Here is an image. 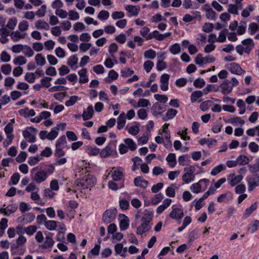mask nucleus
Listing matches in <instances>:
<instances>
[{
  "label": "nucleus",
  "instance_id": "obj_1",
  "mask_svg": "<svg viewBox=\"0 0 259 259\" xmlns=\"http://www.w3.org/2000/svg\"><path fill=\"white\" fill-rule=\"evenodd\" d=\"M117 140H111L109 144L100 152V154L101 157L107 158L110 156L113 157H117L118 153L116 151Z\"/></svg>",
  "mask_w": 259,
  "mask_h": 259
},
{
  "label": "nucleus",
  "instance_id": "obj_2",
  "mask_svg": "<svg viewBox=\"0 0 259 259\" xmlns=\"http://www.w3.org/2000/svg\"><path fill=\"white\" fill-rule=\"evenodd\" d=\"M117 212V210L114 207L106 210L102 215V221L106 224L111 223L115 220Z\"/></svg>",
  "mask_w": 259,
  "mask_h": 259
},
{
  "label": "nucleus",
  "instance_id": "obj_3",
  "mask_svg": "<svg viewBox=\"0 0 259 259\" xmlns=\"http://www.w3.org/2000/svg\"><path fill=\"white\" fill-rule=\"evenodd\" d=\"M96 183V178L93 175H88L85 180L77 184L78 187L80 189H88L93 187Z\"/></svg>",
  "mask_w": 259,
  "mask_h": 259
},
{
  "label": "nucleus",
  "instance_id": "obj_4",
  "mask_svg": "<svg viewBox=\"0 0 259 259\" xmlns=\"http://www.w3.org/2000/svg\"><path fill=\"white\" fill-rule=\"evenodd\" d=\"M37 130L33 127H27L23 131V137L29 143H34L36 141L35 134Z\"/></svg>",
  "mask_w": 259,
  "mask_h": 259
},
{
  "label": "nucleus",
  "instance_id": "obj_5",
  "mask_svg": "<svg viewBox=\"0 0 259 259\" xmlns=\"http://www.w3.org/2000/svg\"><path fill=\"white\" fill-rule=\"evenodd\" d=\"M175 206V205L172 206V210L169 213V217L175 220H181L184 215L183 210Z\"/></svg>",
  "mask_w": 259,
  "mask_h": 259
},
{
  "label": "nucleus",
  "instance_id": "obj_6",
  "mask_svg": "<svg viewBox=\"0 0 259 259\" xmlns=\"http://www.w3.org/2000/svg\"><path fill=\"white\" fill-rule=\"evenodd\" d=\"M119 228L121 231L126 230L129 226V219L127 216L124 214L120 213L119 214Z\"/></svg>",
  "mask_w": 259,
  "mask_h": 259
},
{
  "label": "nucleus",
  "instance_id": "obj_7",
  "mask_svg": "<svg viewBox=\"0 0 259 259\" xmlns=\"http://www.w3.org/2000/svg\"><path fill=\"white\" fill-rule=\"evenodd\" d=\"M39 167L40 169L44 170L45 172H46L47 176L52 174L55 170V167L53 164L49 165L47 163H44L40 164L39 166H37L36 167L33 168L32 171L38 168Z\"/></svg>",
  "mask_w": 259,
  "mask_h": 259
},
{
  "label": "nucleus",
  "instance_id": "obj_8",
  "mask_svg": "<svg viewBox=\"0 0 259 259\" xmlns=\"http://www.w3.org/2000/svg\"><path fill=\"white\" fill-rule=\"evenodd\" d=\"M170 78V75L168 74H163L160 79V89L163 91H166L168 89V81Z\"/></svg>",
  "mask_w": 259,
  "mask_h": 259
},
{
  "label": "nucleus",
  "instance_id": "obj_9",
  "mask_svg": "<svg viewBox=\"0 0 259 259\" xmlns=\"http://www.w3.org/2000/svg\"><path fill=\"white\" fill-rule=\"evenodd\" d=\"M152 224L151 223L142 222V223L137 228V234L142 235L146 232L151 230Z\"/></svg>",
  "mask_w": 259,
  "mask_h": 259
},
{
  "label": "nucleus",
  "instance_id": "obj_10",
  "mask_svg": "<svg viewBox=\"0 0 259 259\" xmlns=\"http://www.w3.org/2000/svg\"><path fill=\"white\" fill-rule=\"evenodd\" d=\"M35 219V215L33 213H27L19 217L17 219L18 223H30Z\"/></svg>",
  "mask_w": 259,
  "mask_h": 259
},
{
  "label": "nucleus",
  "instance_id": "obj_11",
  "mask_svg": "<svg viewBox=\"0 0 259 259\" xmlns=\"http://www.w3.org/2000/svg\"><path fill=\"white\" fill-rule=\"evenodd\" d=\"M204 182L207 184L209 182V180L206 179H201L198 182L193 184L190 187V190L194 193H198L201 192V183Z\"/></svg>",
  "mask_w": 259,
  "mask_h": 259
},
{
  "label": "nucleus",
  "instance_id": "obj_12",
  "mask_svg": "<svg viewBox=\"0 0 259 259\" xmlns=\"http://www.w3.org/2000/svg\"><path fill=\"white\" fill-rule=\"evenodd\" d=\"M134 183L136 187L145 189L147 187L149 182L148 181L144 180L142 176H139L134 179Z\"/></svg>",
  "mask_w": 259,
  "mask_h": 259
},
{
  "label": "nucleus",
  "instance_id": "obj_13",
  "mask_svg": "<svg viewBox=\"0 0 259 259\" xmlns=\"http://www.w3.org/2000/svg\"><path fill=\"white\" fill-rule=\"evenodd\" d=\"M242 44L245 46L244 52L249 54L254 46L253 40L250 38H246L242 41Z\"/></svg>",
  "mask_w": 259,
  "mask_h": 259
},
{
  "label": "nucleus",
  "instance_id": "obj_14",
  "mask_svg": "<svg viewBox=\"0 0 259 259\" xmlns=\"http://www.w3.org/2000/svg\"><path fill=\"white\" fill-rule=\"evenodd\" d=\"M230 71L234 74L241 75L242 73L245 72L240 66L236 63H232L230 64Z\"/></svg>",
  "mask_w": 259,
  "mask_h": 259
},
{
  "label": "nucleus",
  "instance_id": "obj_15",
  "mask_svg": "<svg viewBox=\"0 0 259 259\" xmlns=\"http://www.w3.org/2000/svg\"><path fill=\"white\" fill-rule=\"evenodd\" d=\"M26 238L23 235H20L16 240V242L11 245V251H13L17 249L20 246L24 244L26 242Z\"/></svg>",
  "mask_w": 259,
  "mask_h": 259
},
{
  "label": "nucleus",
  "instance_id": "obj_16",
  "mask_svg": "<svg viewBox=\"0 0 259 259\" xmlns=\"http://www.w3.org/2000/svg\"><path fill=\"white\" fill-rule=\"evenodd\" d=\"M230 82L228 79H225L222 83L220 85L222 88L221 92L223 95L230 93L232 91V87L229 85Z\"/></svg>",
  "mask_w": 259,
  "mask_h": 259
},
{
  "label": "nucleus",
  "instance_id": "obj_17",
  "mask_svg": "<svg viewBox=\"0 0 259 259\" xmlns=\"http://www.w3.org/2000/svg\"><path fill=\"white\" fill-rule=\"evenodd\" d=\"M248 184V190L249 192L253 191L256 186H258L257 180L251 177L247 176L246 178Z\"/></svg>",
  "mask_w": 259,
  "mask_h": 259
},
{
  "label": "nucleus",
  "instance_id": "obj_18",
  "mask_svg": "<svg viewBox=\"0 0 259 259\" xmlns=\"http://www.w3.org/2000/svg\"><path fill=\"white\" fill-rule=\"evenodd\" d=\"M47 176L44 170L40 169L34 175L33 180L37 183H40L45 181L47 179Z\"/></svg>",
  "mask_w": 259,
  "mask_h": 259
},
{
  "label": "nucleus",
  "instance_id": "obj_19",
  "mask_svg": "<svg viewBox=\"0 0 259 259\" xmlns=\"http://www.w3.org/2000/svg\"><path fill=\"white\" fill-rule=\"evenodd\" d=\"M233 199V194L228 191L226 193L220 195L217 198L218 202L221 203L223 202H228Z\"/></svg>",
  "mask_w": 259,
  "mask_h": 259
},
{
  "label": "nucleus",
  "instance_id": "obj_20",
  "mask_svg": "<svg viewBox=\"0 0 259 259\" xmlns=\"http://www.w3.org/2000/svg\"><path fill=\"white\" fill-rule=\"evenodd\" d=\"M125 10L128 11L131 15L130 17L137 16L138 15L140 8L138 6L127 5L125 7Z\"/></svg>",
  "mask_w": 259,
  "mask_h": 259
},
{
  "label": "nucleus",
  "instance_id": "obj_21",
  "mask_svg": "<svg viewBox=\"0 0 259 259\" xmlns=\"http://www.w3.org/2000/svg\"><path fill=\"white\" fill-rule=\"evenodd\" d=\"M151 110L153 111L152 114L155 116L161 115L162 112H164L165 111L163 108L158 102H156L153 105Z\"/></svg>",
  "mask_w": 259,
  "mask_h": 259
},
{
  "label": "nucleus",
  "instance_id": "obj_22",
  "mask_svg": "<svg viewBox=\"0 0 259 259\" xmlns=\"http://www.w3.org/2000/svg\"><path fill=\"white\" fill-rule=\"evenodd\" d=\"M93 107L92 105H90L87 108V111H83L82 117L83 120L85 121L91 119L93 117L94 114Z\"/></svg>",
  "mask_w": 259,
  "mask_h": 259
},
{
  "label": "nucleus",
  "instance_id": "obj_23",
  "mask_svg": "<svg viewBox=\"0 0 259 259\" xmlns=\"http://www.w3.org/2000/svg\"><path fill=\"white\" fill-rule=\"evenodd\" d=\"M178 111L173 108L169 109L166 112L165 116L162 117L164 121H167L169 119H171L177 115Z\"/></svg>",
  "mask_w": 259,
  "mask_h": 259
},
{
  "label": "nucleus",
  "instance_id": "obj_24",
  "mask_svg": "<svg viewBox=\"0 0 259 259\" xmlns=\"http://www.w3.org/2000/svg\"><path fill=\"white\" fill-rule=\"evenodd\" d=\"M87 73V69L86 68H83L78 72V74L79 75V81L80 83H85L89 81Z\"/></svg>",
  "mask_w": 259,
  "mask_h": 259
},
{
  "label": "nucleus",
  "instance_id": "obj_25",
  "mask_svg": "<svg viewBox=\"0 0 259 259\" xmlns=\"http://www.w3.org/2000/svg\"><path fill=\"white\" fill-rule=\"evenodd\" d=\"M168 164L171 167H174L177 164L176 156L175 154L170 153L166 158Z\"/></svg>",
  "mask_w": 259,
  "mask_h": 259
},
{
  "label": "nucleus",
  "instance_id": "obj_26",
  "mask_svg": "<svg viewBox=\"0 0 259 259\" xmlns=\"http://www.w3.org/2000/svg\"><path fill=\"white\" fill-rule=\"evenodd\" d=\"M155 38L157 40L162 41V34L160 33L157 30H154L151 33H150L146 38V40H149L152 38Z\"/></svg>",
  "mask_w": 259,
  "mask_h": 259
},
{
  "label": "nucleus",
  "instance_id": "obj_27",
  "mask_svg": "<svg viewBox=\"0 0 259 259\" xmlns=\"http://www.w3.org/2000/svg\"><path fill=\"white\" fill-rule=\"evenodd\" d=\"M125 145L131 151H134L136 150L137 146L136 143L131 138H126L124 140Z\"/></svg>",
  "mask_w": 259,
  "mask_h": 259
},
{
  "label": "nucleus",
  "instance_id": "obj_28",
  "mask_svg": "<svg viewBox=\"0 0 259 259\" xmlns=\"http://www.w3.org/2000/svg\"><path fill=\"white\" fill-rule=\"evenodd\" d=\"M125 115L123 112L121 113L117 118V128L119 130H121L125 125Z\"/></svg>",
  "mask_w": 259,
  "mask_h": 259
},
{
  "label": "nucleus",
  "instance_id": "obj_29",
  "mask_svg": "<svg viewBox=\"0 0 259 259\" xmlns=\"http://www.w3.org/2000/svg\"><path fill=\"white\" fill-rule=\"evenodd\" d=\"M85 151L91 156H95L100 153V149L97 147H92L91 146H85Z\"/></svg>",
  "mask_w": 259,
  "mask_h": 259
},
{
  "label": "nucleus",
  "instance_id": "obj_30",
  "mask_svg": "<svg viewBox=\"0 0 259 259\" xmlns=\"http://www.w3.org/2000/svg\"><path fill=\"white\" fill-rule=\"evenodd\" d=\"M145 211V213L143 216L141 221L151 223V222L153 218V212L152 211H150L147 209H146Z\"/></svg>",
  "mask_w": 259,
  "mask_h": 259
},
{
  "label": "nucleus",
  "instance_id": "obj_31",
  "mask_svg": "<svg viewBox=\"0 0 259 259\" xmlns=\"http://www.w3.org/2000/svg\"><path fill=\"white\" fill-rule=\"evenodd\" d=\"M257 208V202H255L251 205L249 207L247 208L244 213L243 217L244 219L247 218L252 212H253Z\"/></svg>",
  "mask_w": 259,
  "mask_h": 259
},
{
  "label": "nucleus",
  "instance_id": "obj_32",
  "mask_svg": "<svg viewBox=\"0 0 259 259\" xmlns=\"http://www.w3.org/2000/svg\"><path fill=\"white\" fill-rule=\"evenodd\" d=\"M36 28L38 29H42L45 30H49L50 26L46 22L39 20L37 21L35 23Z\"/></svg>",
  "mask_w": 259,
  "mask_h": 259
},
{
  "label": "nucleus",
  "instance_id": "obj_33",
  "mask_svg": "<svg viewBox=\"0 0 259 259\" xmlns=\"http://www.w3.org/2000/svg\"><path fill=\"white\" fill-rule=\"evenodd\" d=\"M25 33L21 34L20 32L17 30L16 31L12 32L10 36H11L12 39L15 41H18L20 39L23 38L25 37Z\"/></svg>",
  "mask_w": 259,
  "mask_h": 259
},
{
  "label": "nucleus",
  "instance_id": "obj_34",
  "mask_svg": "<svg viewBox=\"0 0 259 259\" xmlns=\"http://www.w3.org/2000/svg\"><path fill=\"white\" fill-rule=\"evenodd\" d=\"M206 11V17L208 19L215 20L217 19V13L212 8L204 9Z\"/></svg>",
  "mask_w": 259,
  "mask_h": 259
},
{
  "label": "nucleus",
  "instance_id": "obj_35",
  "mask_svg": "<svg viewBox=\"0 0 259 259\" xmlns=\"http://www.w3.org/2000/svg\"><path fill=\"white\" fill-rule=\"evenodd\" d=\"M248 32L250 35H253L257 31H259V25L256 23L251 22L249 24L248 28Z\"/></svg>",
  "mask_w": 259,
  "mask_h": 259
},
{
  "label": "nucleus",
  "instance_id": "obj_36",
  "mask_svg": "<svg viewBox=\"0 0 259 259\" xmlns=\"http://www.w3.org/2000/svg\"><path fill=\"white\" fill-rule=\"evenodd\" d=\"M195 176L194 174H191L188 171L185 173L182 176L183 181L186 183L188 184L194 180Z\"/></svg>",
  "mask_w": 259,
  "mask_h": 259
},
{
  "label": "nucleus",
  "instance_id": "obj_37",
  "mask_svg": "<svg viewBox=\"0 0 259 259\" xmlns=\"http://www.w3.org/2000/svg\"><path fill=\"white\" fill-rule=\"evenodd\" d=\"M66 144V139L65 135L61 136L56 141V148H64Z\"/></svg>",
  "mask_w": 259,
  "mask_h": 259
},
{
  "label": "nucleus",
  "instance_id": "obj_38",
  "mask_svg": "<svg viewBox=\"0 0 259 259\" xmlns=\"http://www.w3.org/2000/svg\"><path fill=\"white\" fill-rule=\"evenodd\" d=\"M204 94L203 91H196L193 92L191 95V101L194 103L197 101L198 98L201 97Z\"/></svg>",
  "mask_w": 259,
  "mask_h": 259
},
{
  "label": "nucleus",
  "instance_id": "obj_39",
  "mask_svg": "<svg viewBox=\"0 0 259 259\" xmlns=\"http://www.w3.org/2000/svg\"><path fill=\"white\" fill-rule=\"evenodd\" d=\"M259 226V221L255 220L253 223H250L248 226V232L253 233L255 232Z\"/></svg>",
  "mask_w": 259,
  "mask_h": 259
},
{
  "label": "nucleus",
  "instance_id": "obj_40",
  "mask_svg": "<svg viewBox=\"0 0 259 259\" xmlns=\"http://www.w3.org/2000/svg\"><path fill=\"white\" fill-rule=\"evenodd\" d=\"M54 243L55 242L52 238L46 237L45 242L41 245V247L44 249L51 248L53 246Z\"/></svg>",
  "mask_w": 259,
  "mask_h": 259
},
{
  "label": "nucleus",
  "instance_id": "obj_41",
  "mask_svg": "<svg viewBox=\"0 0 259 259\" xmlns=\"http://www.w3.org/2000/svg\"><path fill=\"white\" fill-rule=\"evenodd\" d=\"M78 58L76 55H74L68 58L67 64L72 68L77 64Z\"/></svg>",
  "mask_w": 259,
  "mask_h": 259
},
{
  "label": "nucleus",
  "instance_id": "obj_42",
  "mask_svg": "<svg viewBox=\"0 0 259 259\" xmlns=\"http://www.w3.org/2000/svg\"><path fill=\"white\" fill-rule=\"evenodd\" d=\"M45 227L47 229L52 231L56 229L57 227V222L55 221H47L45 223Z\"/></svg>",
  "mask_w": 259,
  "mask_h": 259
},
{
  "label": "nucleus",
  "instance_id": "obj_43",
  "mask_svg": "<svg viewBox=\"0 0 259 259\" xmlns=\"http://www.w3.org/2000/svg\"><path fill=\"white\" fill-rule=\"evenodd\" d=\"M226 169V166L223 164H219V165L214 167L211 171L210 174L212 176H216L222 170Z\"/></svg>",
  "mask_w": 259,
  "mask_h": 259
},
{
  "label": "nucleus",
  "instance_id": "obj_44",
  "mask_svg": "<svg viewBox=\"0 0 259 259\" xmlns=\"http://www.w3.org/2000/svg\"><path fill=\"white\" fill-rule=\"evenodd\" d=\"M236 160L238 164L241 165L247 164L249 162V158L245 155H240L237 158Z\"/></svg>",
  "mask_w": 259,
  "mask_h": 259
},
{
  "label": "nucleus",
  "instance_id": "obj_45",
  "mask_svg": "<svg viewBox=\"0 0 259 259\" xmlns=\"http://www.w3.org/2000/svg\"><path fill=\"white\" fill-rule=\"evenodd\" d=\"M217 92L219 91V87L214 84H207V86L203 89L202 91L204 94H207L210 91Z\"/></svg>",
  "mask_w": 259,
  "mask_h": 259
},
{
  "label": "nucleus",
  "instance_id": "obj_46",
  "mask_svg": "<svg viewBox=\"0 0 259 259\" xmlns=\"http://www.w3.org/2000/svg\"><path fill=\"white\" fill-rule=\"evenodd\" d=\"M169 51L173 55H177L180 53L181 47L179 44L176 43L171 45L169 48Z\"/></svg>",
  "mask_w": 259,
  "mask_h": 259
},
{
  "label": "nucleus",
  "instance_id": "obj_47",
  "mask_svg": "<svg viewBox=\"0 0 259 259\" xmlns=\"http://www.w3.org/2000/svg\"><path fill=\"white\" fill-rule=\"evenodd\" d=\"M123 176L122 171L120 170H114L112 174V178L113 181H118L122 179Z\"/></svg>",
  "mask_w": 259,
  "mask_h": 259
},
{
  "label": "nucleus",
  "instance_id": "obj_48",
  "mask_svg": "<svg viewBox=\"0 0 259 259\" xmlns=\"http://www.w3.org/2000/svg\"><path fill=\"white\" fill-rule=\"evenodd\" d=\"M190 161V157L188 154L180 156L178 158L179 164L183 166L186 165V162H189Z\"/></svg>",
  "mask_w": 259,
  "mask_h": 259
},
{
  "label": "nucleus",
  "instance_id": "obj_49",
  "mask_svg": "<svg viewBox=\"0 0 259 259\" xmlns=\"http://www.w3.org/2000/svg\"><path fill=\"white\" fill-rule=\"evenodd\" d=\"M52 80V78L51 77L44 76L40 80V83L42 87L48 88L51 85L50 81Z\"/></svg>",
  "mask_w": 259,
  "mask_h": 259
},
{
  "label": "nucleus",
  "instance_id": "obj_50",
  "mask_svg": "<svg viewBox=\"0 0 259 259\" xmlns=\"http://www.w3.org/2000/svg\"><path fill=\"white\" fill-rule=\"evenodd\" d=\"M23 47V53L28 57H32L34 54V52L31 47L28 45H24Z\"/></svg>",
  "mask_w": 259,
  "mask_h": 259
},
{
  "label": "nucleus",
  "instance_id": "obj_51",
  "mask_svg": "<svg viewBox=\"0 0 259 259\" xmlns=\"http://www.w3.org/2000/svg\"><path fill=\"white\" fill-rule=\"evenodd\" d=\"M17 21L16 17L10 18L7 24V27L12 30L14 29L17 24Z\"/></svg>",
  "mask_w": 259,
  "mask_h": 259
},
{
  "label": "nucleus",
  "instance_id": "obj_52",
  "mask_svg": "<svg viewBox=\"0 0 259 259\" xmlns=\"http://www.w3.org/2000/svg\"><path fill=\"white\" fill-rule=\"evenodd\" d=\"M35 60L37 65L44 66L46 63L45 58L41 54H37L35 57Z\"/></svg>",
  "mask_w": 259,
  "mask_h": 259
},
{
  "label": "nucleus",
  "instance_id": "obj_53",
  "mask_svg": "<svg viewBox=\"0 0 259 259\" xmlns=\"http://www.w3.org/2000/svg\"><path fill=\"white\" fill-rule=\"evenodd\" d=\"M144 55L145 58L153 59L155 58L156 53L154 50L149 49L144 52Z\"/></svg>",
  "mask_w": 259,
  "mask_h": 259
},
{
  "label": "nucleus",
  "instance_id": "obj_54",
  "mask_svg": "<svg viewBox=\"0 0 259 259\" xmlns=\"http://www.w3.org/2000/svg\"><path fill=\"white\" fill-rule=\"evenodd\" d=\"M150 105V103L149 101L147 99H140L138 101V105L137 106H134L135 108L138 107H146Z\"/></svg>",
  "mask_w": 259,
  "mask_h": 259
},
{
  "label": "nucleus",
  "instance_id": "obj_55",
  "mask_svg": "<svg viewBox=\"0 0 259 259\" xmlns=\"http://www.w3.org/2000/svg\"><path fill=\"white\" fill-rule=\"evenodd\" d=\"M27 62V60L26 58L23 56H19L16 58L14 61L13 63L15 65H22L25 64Z\"/></svg>",
  "mask_w": 259,
  "mask_h": 259
},
{
  "label": "nucleus",
  "instance_id": "obj_56",
  "mask_svg": "<svg viewBox=\"0 0 259 259\" xmlns=\"http://www.w3.org/2000/svg\"><path fill=\"white\" fill-rule=\"evenodd\" d=\"M27 154L25 151H21L16 158V160L18 163L24 162L27 157Z\"/></svg>",
  "mask_w": 259,
  "mask_h": 259
},
{
  "label": "nucleus",
  "instance_id": "obj_57",
  "mask_svg": "<svg viewBox=\"0 0 259 259\" xmlns=\"http://www.w3.org/2000/svg\"><path fill=\"white\" fill-rule=\"evenodd\" d=\"M243 176L241 175H239L236 176H235L232 180L230 181V185L233 187L236 185L237 184L240 183L243 179Z\"/></svg>",
  "mask_w": 259,
  "mask_h": 259
},
{
  "label": "nucleus",
  "instance_id": "obj_58",
  "mask_svg": "<svg viewBox=\"0 0 259 259\" xmlns=\"http://www.w3.org/2000/svg\"><path fill=\"white\" fill-rule=\"evenodd\" d=\"M229 122L232 124L237 125L238 122L241 125H243L244 124V121L241 119L240 117H235L234 118H230Z\"/></svg>",
  "mask_w": 259,
  "mask_h": 259
},
{
  "label": "nucleus",
  "instance_id": "obj_59",
  "mask_svg": "<svg viewBox=\"0 0 259 259\" xmlns=\"http://www.w3.org/2000/svg\"><path fill=\"white\" fill-rule=\"evenodd\" d=\"M58 135V132L57 130L53 127L52 128L50 132L48 133L47 139L50 140H54Z\"/></svg>",
  "mask_w": 259,
  "mask_h": 259
},
{
  "label": "nucleus",
  "instance_id": "obj_60",
  "mask_svg": "<svg viewBox=\"0 0 259 259\" xmlns=\"http://www.w3.org/2000/svg\"><path fill=\"white\" fill-rule=\"evenodd\" d=\"M109 17V13L106 10H102L98 15V18L101 20H107Z\"/></svg>",
  "mask_w": 259,
  "mask_h": 259
},
{
  "label": "nucleus",
  "instance_id": "obj_61",
  "mask_svg": "<svg viewBox=\"0 0 259 259\" xmlns=\"http://www.w3.org/2000/svg\"><path fill=\"white\" fill-rule=\"evenodd\" d=\"M163 198V195L161 193L156 194L151 200V204L156 205L160 202Z\"/></svg>",
  "mask_w": 259,
  "mask_h": 259
},
{
  "label": "nucleus",
  "instance_id": "obj_62",
  "mask_svg": "<svg viewBox=\"0 0 259 259\" xmlns=\"http://www.w3.org/2000/svg\"><path fill=\"white\" fill-rule=\"evenodd\" d=\"M154 98L162 103H165L168 100V97L165 95L155 94Z\"/></svg>",
  "mask_w": 259,
  "mask_h": 259
},
{
  "label": "nucleus",
  "instance_id": "obj_63",
  "mask_svg": "<svg viewBox=\"0 0 259 259\" xmlns=\"http://www.w3.org/2000/svg\"><path fill=\"white\" fill-rule=\"evenodd\" d=\"M222 124L221 123V122L219 121H217L214 123V124L213 125L212 127V131L214 133H219V132H221V128L222 127Z\"/></svg>",
  "mask_w": 259,
  "mask_h": 259
},
{
  "label": "nucleus",
  "instance_id": "obj_64",
  "mask_svg": "<svg viewBox=\"0 0 259 259\" xmlns=\"http://www.w3.org/2000/svg\"><path fill=\"white\" fill-rule=\"evenodd\" d=\"M205 82L203 78L200 77L195 80L193 85L197 88H202L205 85Z\"/></svg>",
  "mask_w": 259,
  "mask_h": 259
}]
</instances>
